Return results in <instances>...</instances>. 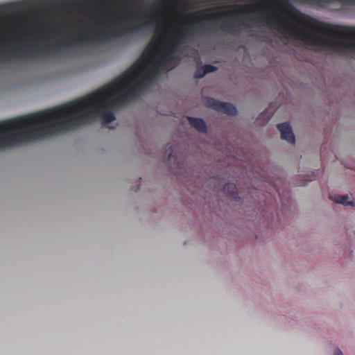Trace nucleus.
Wrapping results in <instances>:
<instances>
[{
  "label": "nucleus",
  "instance_id": "f257e3e1",
  "mask_svg": "<svg viewBox=\"0 0 355 355\" xmlns=\"http://www.w3.org/2000/svg\"><path fill=\"white\" fill-rule=\"evenodd\" d=\"M200 26H180L175 31V37L166 48V52L157 54L155 60L140 67L131 69L110 83L80 98L53 108L17 118L0 121V149L19 146L22 144L43 139L65 132L82 125L101 118L104 123L115 120L113 107L121 106L139 96L142 89L153 80L150 66L156 69H165L176 60L180 46L202 31L232 33L236 24L223 21L216 26L202 22Z\"/></svg>",
  "mask_w": 355,
  "mask_h": 355
},
{
  "label": "nucleus",
  "instance_id": "f03ea898",
  "mask_svg": "<svg viewBox=\"0 0 355 355\" xmlns=\"http://www.w3.org/2000/svg\"><path fill=\"white\" fill-rule=\"evenodd\" d=\"M138 28L137 26H128L119 29L114 33L107 31L94 35H89L87 33H72L62 40H59L55 44H46L44 47L34 46L19 49L17 51L16 55L19 58L24 59L40 58L49 53L63 50L67 46H73L77 44H91L116 36L125 35L129 33L135 32Z\"/></svg>",
  "mask_w": 355,
  "mask_h": 355
},
{
  "label": "nucleus",
  "instance_id": "7ed1b4c3",
  "mask_svg": "<svg viewBox=\"0 0 355 355\" xmlns=\"http://www.w3.org/2000/svg\"><path fill=\"white\" fill-rule=\"evenodd\" d=\"M207 106L231 116H235L237 114V110L234 105L230 103L222 102L213 98H209L207 100Z\"/></svg>",
  "mask_w": 355,
  "mask_h": 355
},
{
  "label": "nucleus",
  "instance_id": "20e7f679",
  "mask_svg": "<svg viewBox=\"0 0 355 355\" xmlns=\"http://www.w3.org/2000/svg\"><path fill=\"white\" fill-rule=\"evenodd\" d=\"M277 129L281 132V138L284 140H286L288 143L294 144L295 143V136L292 131L291 125L288 122H284L282 123H279L277 125Z\"/></svg>",
  "mask_w": 355,
  "mask_h": 355
},
{
  "label": "nucleus",
  "instance_id": "39448f33",
  "mask_svg": "<svg viewBox=\"0 0 355 355\" xmlns=\"http://www.w3.org/2000/svg\"><path fill=\"white\" fill-rule=\"evenodd\" d=\"M188 121L189 124L200 132L205 133L207 132V125L203 119L200 118L189 116Z\"/></svg>",
  "mask_w": 355,
  "mask_h": 355
},
{
  "label": "nucleus",
  "instance_id": "423d86ee",
  "mask_svg": "<svg viewBox=\"0 0 355 355\" xmlns=\"http://www.w3.org/2000/svg\"><path fill=\"white\" fill-rule=\"evenodd\" d=\"M224 193L230 196V198L238 200L240 199L236 186L233 183L225 184L223 187Z\"/></svg>",
  "mask_w": 355,
  "mask_h": 355
},
{
  "label": "nucleus",
  "instance_id": "0eeeda50",
  "mask_svg": "<svg viewBox=\"0 0 355 355\" xmlns=\"http://www.w3.org/2000/svg\"><path fill=\"white\" fill-rule=\"evenodd\" d=\"M330 199L343 205H354V202L349 200L348 196H330Z\"/></svg>",
  "mask_w": 355,
  "mask_h": 355
},
{
  "label": "nucleus",
  "instance_id": "6e6552de",
  "mask_svg": "<svg viewBox=\"0 0 355 355\" xmlns=\"http://www.w3.org/2000/svg\"><path fill=\"white\" fill-rule=\"evenodd\" d=\"M206 75V72H205L203 67H199L196 69L194 73L195 78H202Z\"/></svg>",
  "mask_w": 355,
  "mask_h": 355
},
{
  "label": "nucleus",
  "instance_id": "1a4fd4ad",
  "mask_svg": "<svg viewBox=\"0 0 355 355\" xmlns=\"http://www.w3.org/2000/svg\"><path fill=\"white\" fill-rule=\"evenodd\" d=\"M202 67H203L205 72H206V74L214 72L218 69V68L216 67H215L212 64H205Z\"/></svg>",
  "mask_w": 355,
  "mask_h": 355
},
{
  "label": "nucleus",
  "instance_id": "9d476101",
  "mask_svg": "<svg viewBox=\"0 0 355 355\" xmlns=\"http://www.w3.org/2000/svg\"><path fill=\"white\" fill-rule=\"evenodd\" d=\"M227 15H228L227 12H218V13H213V14L207 15L206 17L216 20L222 17L227 16Z\"/></svg>",
  "mask_w": 355,
  "mask_h": 355
},
{
  "label": "nucleus",
  "instance_id": "9b49d317",
  "mask_svg": "<svg viewBox=\"0 0 355 355\" xmlns=\"http://www.w3.org/2000/svg\"><path fill=\"white\" fill-rule=\"evenodd\" d=\"M238 8V11L241 13H247L252 8L250 6L248 5L239 6Z\"/></svg>",
  "mask_w": 355,
  "mask_h": 355
},
{
  "label": "nucleus",
  "instance_id": "f8f14e48",
  "mask_svg": "<svg viewBox=\"0 0 355 355\" xmlns=\"http://www.w3.org/2000/svg\"><path fill=\"white\" fill-rule=\"evenodd\" d=\"M306 2L309 3L311 4H320L322 3L325 2L327 0H304Z\"/></svg>",
  "mask_w": 355,
  "mask_h": 355
},
{
  "label": "nucleus",
  "instance_id": "ddd939ff",
  "mask_svg": "<svg viewBox=\"0 0 355 355\" xmlns=\"http://www.w3.org/2000/svg\"><path fill=\"white\" fill-rule=\"evenodd\" d=\"M282 8H283L284 9H286L287 8H291L292 7L291 4L290 3V2L288 1V0H285L283 1L282 4L281 5Z\"/></svg>",
  "mask_w": 355,
  "mask_h": 355
},
{
  "label": "nucleus",
  "instance_id": "4468645a",
  "mask_svg": "<svg viewBox=\"0 0 355 355\" xmlns=\"http://www.w3.org/2000/svg\"><path fill=\"white\" fill-rule=\"evenodd\" d=\"M10 54V51H6L3 54H0V61H4L7 59L6 57L3 56V55H9Z\"/></svg>",
  "mask_w": 355,
  "mask_h": 355
},
{
  "label": "nucleus",
  "instance_id": "2eb2a0df",
  "mask_svg": "<svg viewBox=\"0 0 355 355\" xmlns=\"http://www.w3.org/2000/svg\"><path fill=\"white\" fill-rule=\"evenodd\" d=\"M173 150H170L168 153V159L170 161L173 157Z\"/></svg>",
  "mask_w": 355,
  "mask_h": 355
},
{
  "label": "nucleus",
  "instance_id": "dca6fc26",
  "mask_svg": "<svg viewBox=\"0 0 355 355\" xmlns=\"http://www.w3.org/2000/svg\"><path fill=\"white\" fill-rule=\"evenodd\" d=\"M334 355H343V354L339 349H337L335 352Z\"/></svg>",
  "mask_w": 355,
  "mask_h": 355
},
{
  "label": "nucleus",
  "instance_id": "f3484780",
  "mask_svg": "<svg viewBox=\"0 0 355 355\" xmlns=\"http://www.w3.org/2000/svg\"><path fill=\"white\" fill-rule=\"evenodd\" d=\"M239 26H244L245 24H244V23H243V21H239Z\"/></svg>",
  "mask_w": 355,
  "mask_h": 355
},
{
  "label": "nucleus",
  "instance_id": "a211bd4d",
  "mask_svg": "<svg viewBox=\"0 0 355 355\" xmlns=\"http://www.w3.org/2000/svg\"><path fill=\"white\" fill-rule=\"evenodd\" d=\"M254 19V17H250V20L252 21Z\"/></svg>",
  "mask_w": 355,
  "mask_h": 355
}]
</instances>
